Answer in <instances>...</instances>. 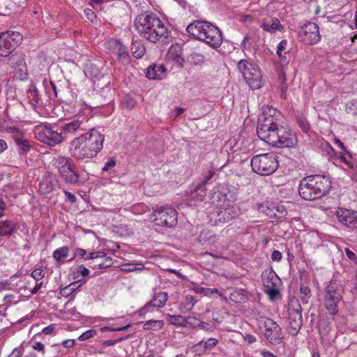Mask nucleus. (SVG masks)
<instances>
[{
  "mask_svg": "<svg viewBox=\"0 0 357 357\" xmlns=\"http://www.w3.org/2000/svg\"><path fill=\"white\" fill-rule=\"evenodd\" d=\"M257 133L267 144L277 148H293L297 144L296 135L283 125L282 116L273 107L266 108L258 119Z\"/></svg>",
  "mask_w": 357,
  "mask_h": 357,
  "instance_id": "f257e3e1",
  "label": "nucleus"
},
{
  "mask_svg": "<svg viewBox=\"0 0 357 357\" xmlns=\"http://www.w3.org/2000/svg\"><path fill=\"white\" fill-rule=\"evenodd\" d=\"M104 135L93 128L73 139L69 146L71 155L77 160L92 158L102 150Z\"/></svg>",
  "mask_w": 357,
  "mask_h": 357,
  "instance_id": "f03ea898",
  "label": "nucleus"
},
{
  "mask_svg": "<svg viewBox=\"0 0 357 357\" xmlns=\"http://www.w3.org/2000/svg\"><path fill=\"white\" fill-rule=\"evenodd\" d=\"M134 26L137 33L151 43H164L168 38L167 27L154 13H144L137 15Z\"/></svg>",
  "mask_w": 357,
  "mask_h": 357,
  "instance_id": "7ed1b4c3",
  "label": "nucleus"
},
{
  "mask_svg": "<svg viewBox=\"0 0 357 357\" xmlns=\"http://www.w3.org/2000/svg\"><path fill=\"white\" fill-rule=\"evenodd\" d=\"M331 187V180L325 176L312 175L303 178L298 193L305 200H316L326 195Z\"/></svg>",
  "mask_w": 357,
  "mask_h": 357,
  "instance_id": "20e7f679",
  "label": "nucleus"
},
{
  "mask_svg": "<svg viewBox=\"0 0 357 357\" xmlns=\"http://www.w3.org/2000/svg\"><path fill=\"white\" fill-rule=\"evenodd\" d=\"M186 31L190 36L215 49L222 44L221 31L216 26L208 22L195 20L187 26Z\"/></svg>",
  "mask_w": 357,
  "mask_h": 357,
  "instance_id": "39448f33",
  "label": "nucleus"
},
{
  "mask_svg": "<svg viewBox=\"0 0 357 357\" xmlns=\"http://www.w3.org/2000/svg\"><path fill=\"white\" fill-rule=\"evenodd\" d=\"M250 164L255 172L263 176L273 174L278 167L277 156L273 153L255 155Z\"/></svg>",
  "mask_w": 357,
  "mask_h": 357,
  "instance_id": "423d86ee",
  "label": "nucleus"
},
{
  "mask_svg": "<svg viewBox=\"0 0 357 357\" xmlns=\"http://www.w3.org/2000/svg\"><path fill=\"white\" fill-rule=\"evenodd\" d=\"M344 289L340 282L332 280L326 286L324 298V303L326 309L331 315H335L338 312L337 305L342 298Z\"/></svg>",
  "mask_w": 357,
  "mask_h": 357,
  "instance_id": "0eeeda50",
  "label": "nucleus"
},
{
  "mask_svg": "<svg viewBox=\"0 0 357 357\" xmlns=\"http://www.w3.org/2000/svg\"><path fill=\"white\" fill-rule=\"evenodd\" d=\"M257 325L266 340L272 344H279L282 342L283 335L282 328L277 322L266 317L257 319Z\"/></svg>",
  "mask_w": 357,
  "mask_h": 357,
  "instance_id": "6e6552de",
  "label": "nucleus"
},
{
  "mask_svg": "<svg viewBox=\"0 0 357 357\" xmlns=\"http://www.w3.org/2000/svg\"><path fill=\"white\" fill-rule=\"evenodd\" d=\"M238 68L246 83L252 89H259L262 85V77L259 69L253 63L242 59L238 63Z\"/></svg>",
  "mask_w": 357,
  "mask_h": 357,
  "instance_id": "1a4fd4ad",
  "label": "nucleus"
},
{
  "mask_svg": "<svg viewBox=\"0 0 357 357\" xmlns=\"http://www.w3.org/2000/svg\"><path fill=\"white\" fill-rule=\"evenodd\" d=\"M151 218L157 225L173 227L177 225V211L170 206L157 207L153 209Z\"/></svg>",
  "mask_w": 357,
  "mask_h": 357,
  "instance_id": "9d476101",
  "label": "nucleus"
},
{
  "mask_svg": "<svg viewBox=\"0 0 357 357\" xmlns=\"http://www.w3.org/2000/svg\"><path fill=\"white\" fill-rule=\"evenodd\" d=\"M22 35L17 31L0 33V56H7L22 42Z\"/></svg>",
  "mask_w": 357,
  "mask_h": 357,
  "instance_id": "9b49d317",
  "label": "nucleus"
},
{
  "mask_svg": "<svg viewBox=\"0 0 357 357\" xmlns=\"http://www.w3.org/2000/svg\"><path fill=\"white\" fill-rule=\"evenodd\" d=\"M33 132L38 141L51 146L59 144L64 138L62 133L54 130L49 125L37 126Z\"/></svg>",
  "mask_w": 357,
  "mask_h": 357,
  "instance_id": "f8f14e48",
  "label": "nucleus"
},
{
  "mask_svg": "<svg viewBox=\"0 0 357 357\" xmlns=\"http://www.w3.org/2000/svg\"><path fill=\"white\" fill-rule=\"evenodd\" d=\"M288 333L296 336L301 328L303 318L301 315V307L298 300L291 301L288 308Z\"/></svg>",
  "mask_w": 357,
  "mask_h": 357,
  "instance_id": "ddd939ff",
  "label": "nucleus"
},
{
  "mask_svg": "<svg viewBox=\"0 0 357 357\" xmlns=\"http://www.w3.org/2000/svg\"><path fill=\"white\" fill-rule=\"evenodd\" d=\"M56 164L59 175L65 182L70 184L78 182L79 176L68 158L59 157L56 159Z\"/></svg>",
  "mask_w": 357,
  "mask_h": 357,
  "instance_id": "4468645a",
  "label": "nucleus"
},
{
  "mask_svg": "<svg viewBox=\"0 0 357 357\" xmlns=\"http://www.w3.org/2000/svg\"><path fill=\"white\" fill-rule=\"evenodd\" d=\"M264 291L271 299H275L279 294L278 284L280 278L272 270H265L261 274Z\"/></svg>",
  "mask_w": 357,
  "mask_h": 357,
  "instance_id": "2eb2a0df",
  "label": "nucleus"
},
{
  "mask_svg": "<svg viewBox=\"0 0 357 357\" xmlns=\"http://www.w3.org/2000/svg\"><path fill=\"white\" fill-rule=\"evenodd\" d=\"M299 36L303 43L307 45L317 44L321 40V35L318 25L314 22H309L301 26Z\"/></svg>",
  "mask_w": 357,
  "mask_h": 357,
  "instance_id": "dca6fc26",
  "label": "nucleus"
},
{
  "mask_svg": "<svg viewBox=\"0 0 357 357\" xmlns=\"http://www.w3.org/2000/svg\"><path fill=\"white\" fill-rule=\"evenodd\" d=\"M88 127V119L81 116L61 126L62 131L61 133H62V135L68 134H79L80 135V134H82V132L89 129Z\"/></svg>",
  "mask_w": 357,
  "mask_h": 357,
  "instance_id": "f3484780",
  "label": "nucleus"
},
{
  "mask_svg": "<svg viewBox=\"0 0 357 357\" xmlns=\"http://www.w3.org/2000/svg\"><path fill=\"white\" fill-rule=\"evenodd\" d=\"M12 139L17 146L20 155L26 156L33 148L31 142L26 137L24 134L16 128L10 129Z\"/></svg>",
  "mask_w": 357,
  "mask_h": 357,
  "instance_id": "a211bd4d",
  "label": "nucleus"
},
{
  "mask_svg": "<svg viewBox=\"0 0 357 357\" xmlns=\"http://www.w3.org/2000/svg\"><path fill=\"white\" fill-rule=\"evenodd\" d=\"M237 215L236 211L232 207L223 209H215L210 213L209 217L215 225L224 224L234 219Z\"/></svg>",
  "mask_w": 357,
  "mask_h": 357,
  "instance_id": "6ab92c4d",
  "label": "nucleus"
},
{
  "mask_svg": "<svg viewBox=\"0 0 357 357\" xmlns=\"http://www.w3.org/2000/svg\"><path fill=\"white\" fill-rule=\"evenodd\" d=\"M167 299L168 294L167 292L159 291L155 293L153 298L139 310V316H144L145 314L150 310L149 308L151 307L157 308L162 307L165 305Z\"/></svg>",
  "mask_w": 357,
  "mask_h": 357,
  "instance_id": "aec40b11",
  "label": "nucleus"
},
{
  "mask_svg": "<svg viewBox=\"0 0 357 357\" xmlns=\"http://www.w3.org/2000/svg\"><path fill=\"white\" fill-rule=\"evenodd\" d=\"M336 217L343 225L357 228V211L340 208L336 211Z\"/></svg>",
  "mask_w": 357,
  "mask_h": 357,
  "instance_id": "412c9836",
  "label": "nucleus"
},
{
  "mask_svg": "<svg viewBox=\"0 0 357 357\" xmlns=\"http://www.w3.org/2000/svg\"><path fill=\"white\" fill-rule=\"evenodd\" d=\"M166 70L162 64H153L148 67L146 76L150 79H161L165 77Z\"/></svg>",
  "mask_w": 357,
  "mask_h": 357,
  "instance_id": "4be33fe9",
  "label": "nucleus"
},
{
  "mask_svg": "<svg viewBox=\"0 0 357 357\" xmlns=\"http://www.w3.org/2000/svg\"><path fill=\"white\" fill-rule=\"evenodd\" d=\"M261 26L265 31L271 33H275L277 31H282L284 30V26L277 17H272L269 20H263Z\"/></svg>",
  "mask_w": 357,
  "mask_h": 357,
  "instance_id": "5701e85b",
  "label": "nucleus"
},
{
  "mask_svg": "<svg viewBox=\"0 0 357 357\" xmlns=\"http://www.w3.org/2000/svg\"><path fill=\"white\" fill-rule=\"evenodd\" d=\"M227 192L228 189L226 187L220 185L217 187L211 195V199L213 200V202L215 201L225 202L228 200Z\"/></svg>",
  "mask_w": 357,
  "mask_h": 357,
  "instance_id": "b1692460",
  "label": "nucleus"
},
{
  "mask_svg": "<svg viewBox=\"0 0 357 357\" xmlns=\"http://www.w3.org/2000/svg\"><path fill=\"white\" fill-rule=\"evenodd\" d=\"M53 190L52 178L50 175L45 176L39 184V190L43 194H48Z\"/></svg>",
  "mask_w": 357,
  "mask_h": 357,
  "instance_id": "393cba45",
  "label": "nucleus"
},
{
  "mask_svg": "<svg viewBox=\"0 0 357 357\" xmlns=\"http://www.w3.org/2000/svg\"><path fill=\"white\" fill-rule=\"evenodd\" d=\"M15 230V225L11 221H0V236H10Z\"/></svg>",
  "mask_w": 357,
  "mask_h": 357,
  "instance_id": "a878e982",
  "label": "nucleus"
},
{
  "mask_svg": "<svg viewBox=\"0 0 357 357\" xmlns=\"http://www.w3.org/2000/svg\"><path fill=\"white\" fill-rule=\"evenodd\" d=\"M118 50L116 52L118 59L123 63H128L130 61V55L127 47L120 43H116Z\"/></svg>",
  "mask_w": 357,
  "mask_h": 357,
  "instance_id": "bb28decb",
  "label": "nucleus"
},
{
  "mask_svg": "<svg viewBox=\"0 0 357 357\" xmlns=\"http://www.w3.org/2000/svg\"><path fill=\"white\" fill-rule=\"evenodd\" d=\"M164 322L162 320H149L144 323L143 328L144 330L158 331L162 328Z\"/></svg>",
  "mask_w": 357,
  "mask_h": 357,
  "instance_id": "cd10ccee",
  "label": "nucleus"
},
{
  "mask_svg": "<svg viewBox=\"0 0 357 357\" xmlns=\"http://www.w3.org/2000/svg\"><path fill=\"white\" fill-rule=\"evenodd\" d=\"M69 252V248L67 246H63L62 248H58L53 252V258L57 261H60L62 259L67 257Z\"/></svg>",
  "mask_w": 357,
  "mask_h": 357,
  "instance_id": "c85d7f7f",
  "label": "nucleus"
},
{
  "mask_svg": "<svg viewBox=\"0 0 357 357\" xmlns=\"http://www.w3.org/2000/svg\"><path fill=\"white\" fill-rule=\"evenodd\" d=\"M169 322L175 326H184L185 317L181 315H172L168 314L167 315Z\"/></svg>",
  "mask_w": 357,
  "mask_h": 357,
  "instance_id": "c756f323",
  "label": "nucleus"
},
{
  "mask_svg": "<svg viewBox=\"0 0 357 357\" xmlns=\"http://www.w3.org/2000/svg\"><path fill=\"white\" fill-rule=\"evenodd\" d=\"M28 98L33 107H36L39 102L38 91L36 87H33L28 91Z\"/></svg>",
  "mask_w": 357,
  "mask_h": 357,
  "instance_id": "7c9ffc66",
  "label": "nucleus"
},
{
  "mask_svg": "<svg viewBox=\"0 0 357 357\" xmlns=\"http://www.w3.org/2000/svg\"><path fill=\"white\" fill-rule=\"evenodd\" d=\"M278 79L280 82V90L282 96H284L285 92L287 89V85L286 84V76L285 71L284 67L282 68L281 71L278 73Z\"/></svg>",
  "mask_w": 357,
  "mask_h": 357,
  "instance_id": "2f4dec72",
  "label": "nucleus"
},
{
  "mask_svg": "<svg viewBox=\"0 0 357 357\" xmlns=\"http://www.w3.org/2000/svg\"><path fill=\"white\" fill-rule=\"evenodd\" d=\"M144 266L143 264H126L122 266L121 270L125 272H131L134 271L143 270Z\"/></svg>",
  "mask_w": 357,
  "mask_h": 357,
  "instance_id": "473e14b6",
  "label": "nucleus"
},
{
  "mask_svg": "<svg viewBox=\"0 0 357 357\" xmlns=\"http://www.w3.org/2000/svg\"><path fill=\"white\" fill-rule=\"evenodd\" d=\"M218 343V340L215 338H209L206 341H200L197 343V346H202L204 344V349L205 350L211 349L214 348Z\"/></svg>",
  "mask_w": 357,
  "mask_h": 357,
  "instance_id": "72a5a7b5",
  "label": "nucleus"
},
{
  "mask_svg": "<svg viewBox=\"0 0 357 357\" xmlns=\"http://www.w3.org/2000/svg\"><path fill=\"white\" fill-rule=\"evenodd\" d=\"M300 292L303 296H301V299L303 303L307 304L308 303V298L310 297V289L307 286L301 284L300 287Z\"/></svg>",
  "mask_w": 357,
  "mask_h": 357,
  "instance_id": "f704fd0d",
  "label": "nucleus"
},
{
  "mask_svg": "<svg viewBox=\"0 0 357 357\" xmlns=\"http://www.w3.org/2000/svg\"><path fill=\"white\" fill-rule=\"evenodd\" d=\"M202 321L195 317H185L184 326H190L193 328L201 326Z\"/></svg>",
  "mask_w": 357,
  "mask_h": 357,
  "instance_id": "c9c22d12",
  "label": "nucleus"
},
{
  "mask_svg": "<svg viewBox=\"0 0 357 357\" xmlns=\"http://www.w3.org/2000/svg\"><path fill=\"white\" fill-rule=\"evenodd\" d=\"M287 45V41L286 40H282V41L280 42V43L278 45L277 54L279 56V58L280 59L281 61H284V60L286 59L285 56H283L282 54V52L285 51Z\"/></svg>",
  "mask_w": 357,
  "mask_h": 357,
  "instance_id": "e433bc0d",
  "label": "nucleus"
},
{
  "mask_svg": "<svg viewBox=\"0 0 357 357\" xmlns=\"http://www.w3.org/2000/svg\"><path fill=\"white\" fill-rule=\"evenodd\" d=\"M97 334L96 331L93 329L88 330L86 332L83 333L78 337L79 341H85L90 338L93 337Z\"/></svg>",
  "mask_w": 357,
  "mask_h": 357,
  "instance_id": "4c0bfd02",
  "label": "nucleus"
},
{
  "mask_svg": "<svg viewBox=\"0 0 357 357\" xmlns=\"http://www.w3.org/2000/svg\"><path fill=\"white\" fill-rule=\"evenodd\" d=\"M31 276L38 282L44 278L45 273L43 269L38 268L31 272Z\"/></svg>",
  "mask_w": 357,
  "mask_h": 357,
  "instance_id": "58836bf2",
  "label": "nucleus"
},
{
  "mask_svg": "<svg viewBox=\"0 0 357 357\" xmlns=\"http://www.w3.org/2000/svg\"><path fill=\"white\" fill-rule=\"evenodd\" d=\"M81 280L73 282L70 284L68 286L61 289V294H66V291H69L70 293L74 292L79 287L81 286V284L77 285Z\"/></svg>",
  "mask_w": 357,
  "mask_h": 357,
  "instance_id": "ea45409f",
  "label": "nucleus"
},
{
  "mask_svg": "<svg viewBox=\"0 0 357 357\" xmlns=\"http://www.w3.org/2000/svg\"><path fill=\"white\" fill-rule=\"evenodd\" d=\"M185 305L188 310H192L195 304L197 303V300L193 296L187 295L185 296Z\"/></svg>",
  "mask_w": 357,
  "mask_h": 357,
  "instance_id": "a19ab883",
  "label": "nucleus"
},
{
  "mask_svg": "<svg viewBox=\"0 0 357 357\" xmlns=\"http://www.w3.org/2000/svg\"><path fill=\"white\" fill-rule=\"evenodd\" d=\"M347 112L357 115V100H354L347 105Z\"/></svg>",
  "mask_w": 357,
  "mask_h": 357,
  "instance_id": "79ce46f5",
  "label": "nucleus"
},
{
  "mask_svg": "<svg viewBox=\"0 0 357 357\" xmlns=\"http://www.w3.org/2000/svg\"><path fill=\"white\" fill-rule=\"evenodd\" d=\"M123 105L128 109H131L132 108L135 107V101L134 100L133 98H130V97H126L123 98Z\"/></svg>",
  "mask_w": 357,
  "mask_h": 357,
  "instance_id": "37998d69",
  "label": "nucleus"
},
{
  "mask_svg": "<svg viewBox=\"0 0 357 357\" xmlns=\"http://www.w3.org/2000/svg\"><path fill=\"white\" fill-rule=\"evenodd\" d=\"M135 50L132 52L133 56L137 59L141 58L144 54L145 48L142 45L136 46L135 45Z\"/></svg>",
  "mask_w": 357,
  "mask_h": 357,
  "instance_id": "c03bdc74",
  "label": "nucleus"
},
{
  "mask_svg": "<svg viewBox=\"0 0 357 357\" xmlns=\"http://www.w3.org/2000/svg\"><path fill=\"white\" fill-rule=\"evenodd\" d=\"M297 123L299 126V127L305 132H307V131L310 129V125L309 123L304 119H302L301 118L297 119Z\"/></svg>",
  "mask_w": 357,
  "mask_h": 357,
  "instance_id": "a18cd8bd",
  "label": "nucleus"
},
{
  "mask_svg": "<svg viewBox=\"0 0 357 357\" xmlns=\"http://www.w3.org/2000/svg\"><path fill=\"white\" fill-rule=\"evenodd\" d=\"M195 193H197V200L202 201L204 197L206 196V188H202V189H199V185H197L196 188Z\"/></svg>",
  "mask_w": 357,
  "mask_h": 357,
  "instance_id": "49530a36",
  "label": "nucleus"
},
{
  "mask_svg": "<svg viewBox=\"0 0 357 357\" xmlns=\"http://www.w3.org/2000/svg\"><path fill=\"white\" fill-rule=\"evenodd\" d=\"M105 253L103 252H92L89 254V257L86 259H94L97 258L105 257Z\"/></svg>",
  "mask_w": 357,
  "mask_h": 357,
  "instance_id": "de8ad7c7",
  "label": "nucleus"
},
{
  "mask_svg": "<svg viewBox=\"0 0 357 357\" xmlns=\"http://www.w3.org/2000/svg\"><path fill=\"white\" fill-rule=\"evenodd\" d=\"M77 273L81 274L84 277H86L89 275V271L83 265H79L77 267Z\"/></svg>",
  "mask_w": 357,
  "mask_h": 357,
  "instance_id": "09e8293b",
  "label": "nucleus"
},
{
  "mask_svg": "<svg viewBox=\"0 0 357 357\" xmlns=\"http://www.w3.org/2000/svg\"><path fill=\"white\" fill-rule=\"evenodd\" d=\"M116 165V160L114 158L109 159L104 165L102 171L107 172Z\"/></svg>",
  "mask_w": 357,
  "mask_h": 357,
  "instance_id": "8fccbe9b",
  "label": "nucleus"
},
{
  "mask_svg": "<svg viewBox=\"0 0 357 357\" xmlns=\"http://www.w3.org/2000/svg\"><path fill=\"white\" fill-rule=\"evenodd\" d=\"M125 338H123V337H121V338H119V339L114 340H105V341H103L102 344L104 347H109V346H112V345L115 344L117 342L122 341Z\"/></svg>",
  "mask_w": 357,
  "mask_h": 357,
  "instance_id": "3c124183",
  "label": "nucleus"
},
{
  "mask_svg": "<svg viewBox=\"0 0 357 357\" xmlns=\"http://www.w3.org/2000/svg\"><path fill=\"white\" fill-rule=\"evenodd\" d=\"M282 255L279 250H274L271 255V259L274 261H280L282 259Z\"/></svg>",
  "mask_w": 357,
  "mask_h": 357,
  "instance_id": "603ef678",
  "label": "nucleus"
},
{
  "mask_svg": "<svg viewBox=\"0 0 357 357\" xmlns=\"http://www.w3.org/2000/svg\"><path fill=\"white\" fill-rule=\"evenodd\" d=\"M129 327V325H127L126 326L119 327L116 328H111L109 327H104L102 328V331H123L127 330V328Z\"/></svg>",
  "mask_w": 357,
  "mask_h": 357,
  "instance_id": "864d4df0",
  "label": "nucleus"
},
{
  "mask_svg": "<svg viewBox=\"0 0 357 357\" xmlns=\"http://www.w3.org/2000/svg\"><path fill=\"white\" fill-rule=\"evenodd\" d=\"M213 175V172H209L208 175L206 176L204 181H202L200 183H198L199 189H202V188H204L206 183L212 178Z\"/></svg>",
  "mask_w": 357,
  "mask_h": 357,
  "instance_id": "5fc2aeb1",
  "label": "nucleus"
},
{
  "mask_svg": "<svg viewBox=\"0 0 357 357\" xmlns=\"http://www.w3.org/2000/svg\"><path fill=\"white\" fill-rule=\"evenodd\" d=\"M55 324H50L43 329V333L45 335H50L55 329Z\"/></svg>",
  "mask_w": 357,
  "mask_h": 357,
  "instance_id": "6e6d98bb",
  "label": "nucleus"
},
{
  "mask_svg": "<svg viewBox=\"0 0 357 357\" xmlns=\"http://www.w3.org/2000/svg\"><path fill=\"white\" fill-rule=\"evenodd\" d=\"M61 344L65 348H71L74 347L75 341V340L70 339L63 341Z\"/></svg>",
  "mask_w": 357,
  "mask_h": 357,
  "instance_id": "4d7b16f0",
  "label": "nucleus"
},
{
  "mask_svg": "<svg viewBox=\"0 0 357 357\" xmlns=\"http://www.w3.org/2000/svg\"><path fill=\"white\" fill-rule=\"evenodd\" d=\"M33 348L35 350L39 351H44L45 350V345L41 343L40 342H36L33 344Z\"/></svg>",
  "mask_w": 357,
  "mask_h": 357,
  "instance_id": "13d9d810",
  "label": "nucleus"
},
{
  "mask_svg": "<svg viewBox=\"0 0 357 357\" xmlns=\"http://www.w3.org/2000/svg\"><path fill=\"white\" fill-rule=\"evenodd\" d=\"M64 194L66 196V197L68 198V199L71 202V203H75L77 200V198L76 197L72 194L71 192H68V191H66L65 190L64 191Z\"/></svg>",
  "mask_w": 357,
  "mask_h": 357,
  "instance_id": "bf43d9fd",
  "label": "nucleus"
},
{
  "mask_svg": "<svg viewBox=\"0 0 357 357\" xmlns=\"http://www.w3.org/2000/svg\"><path fill=\"white\" fill-rule=\"evenodd\" d=\"M344 251H345V254H346L347 257L349 259L354 260L356 259V255L351 250H350L349 248H346Z\"/></svg>",
  "mask_w": 357,
  "mask_h": 357,
  "instance_id": "052dcab7",
  "label": "nucleus"
},
{
  "mask_svg": "<svg viewBox=\"0 0 357 357\" xmlns=\"http://www.w3.org/2000/svg\"><path fill=\"white\" fill-rule=\"evenodd\" d=\"M86 254V250L82 248H76L75 250V255L77 257H84Z\"/></svg>",
  "mask_w": 357,
  "mask_h": 357,
  "instance_id": "680f3d73",
  "label": "nucleus"
},
{
  "mask_svg": "<svg viewBox=\"0 0 357 357\" xmlns=\"http://www.w3.org/2000/svg\"><path fill=\"white\" fill-rule=\"evenodd\" d=\"M21 356H22L21 350L16 348L13 351V352L8 357H21Z\"/></svg>",
  "mask_w": 357,
  "mask_h": 357,
  "instance_id": "e2e57ef3",
  "label": "nucleus"
},
{
  "mask_svg": "<svg viewBox=\"0 0 357 357\" xmlns=\"http://www.w3.org/2000/svg\"><path fill=\"white\" fill-rule=\"evenodd\" d=\"M42 285H43V282L36 283L35 287L30 291L31 294H36L39 291V289L41 288Z\"/></svg>",
  "mask_w": 357,
  "mask_h": 357,
  "instance_id": "0e129e2a",
  "label": "nucleus"
},
{
  "mask_svg": "<svg viewBox=\"0 0 357 357\" xmlns=\"http://www.w3.org/2000/svg\"><path fill=\"white\" fill-rule=\"evenodd\" d=\"M85 13L87 19L93 22V20L96 17L95 13L92 10H86Z\"/></svg>",
  "mask_w": 357,
  "mask_h": 357,
  "instance_id": "69168bd1",
  "label": "nucleus"
},
{
  "mask_svg": "<svg viewBox=\"0 0 357 357\" xmlns=\"http://www.w3.org/2000/svg\"><path fill=\"white\" fill-rule=\"evenodd\" d=\"M7 143L2 139H0V153L7 149Z\"/></svg>",
  "mask_w": 357,
  "mask_h": 357,
  "instance_id": "338daca9",
  "label": "nucleus"
},
{
  "mask_svg": "<svg viewBox=\"0 0 357 357\" xmlns=\"http://www.w3.org/2000/svg\"><path fill=\"white\" fill-rule=\"evenodd\" d=\"M261 354L263 357H277L273 353L268 351H263Z\"/></svg>",
  "mask_w": 357,
  "mask_h": 357,
  "instance_id": "774afa93",
  "label": "nucleus"
}]
</instances>
